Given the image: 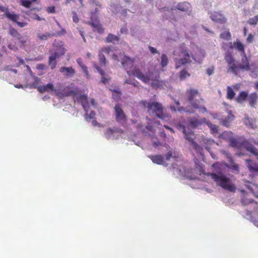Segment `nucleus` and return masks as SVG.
I'll return each mask as SVG.
<instances>
[{
    "label": "nucleus",
    "instance_id": "obj_39",
    "mask_svg": "<svg viewBox=\"0 0 258 258\" xmlns=\"http://www.w3.org/2000/svg\"><path fill=\"white\" fill-rule=\"evenodd\" d=\"M99 62H100V64L103 65L104 66H106V63H107L106 59L104 55L100 52H99Z\"/></svg>",
    "mask_w": 258,
    "mask_h": 258
},
{
    "label": "nucleus",
    "instance_id": "obj_24",
    "mask_svg": "<svg viewBox=\"0 0 258 258\" xmlns=\"http://www.w3.org/2000/svg\"><path fill=\"white\" fill-rule=\"evenodd\" d=\"M248 93L246 91H241L236 98V101L239 103H243L248 98Z\"/></svg>",
    "mask_w": 258,
    "mask_h": 258
},
{
    "label": "nucleus",
    "instance_id": "obj_6",
    "mask_svg": "<svg viewBox=\"0 0 258 258\" xmlns=\"http://www.w3.org/2000/svg\"><path fill=\"white\" fill-rule=\"evenodd\" d=\"M53 46L54 50L50 51V55L48 59V64L52 70L55 69L56 66V59L63 55L66 52V49L61 41L54 43Z\"/></svg>",
    "mask_w": 258,
    "mask_h": 258
},
{
    "label": "nucleus",
    "instance_id": "obj_64",
    "mask_svg": "<svg viewBox=\"0 0 258 258\" xmlns=\"http://www.w3.org/2000/svg\"><path fill=\"white\" fill-rule=\"evenodd\" d=\"M139 83L137 81H136V80H134L133 81L132 85H133L135 87H137L138 84H139Z\"/></svg>",
    "mask_w": 258,
    "mask_h": 258
},
{
    "label": "nucleus",
    "instance_id": "obj_30",
    "mask_svg": "<svg viewBox=\"0 0 258 258\" xmlns=\"http://www.w3.org/2000/svg\"><path fill=\"white\" fill-rule=\"evenodd\" d=\"M79 101L81 103L84 109L86 110V105L88 104V96L86 95H81L79 96Z\"/></svg>",
    "mask_w": 258,
    "mask_h": 258
},
{
    "label": "nucleus",
    "instance_id": "obj_49",
    "mask_svg": "<svg viewBox=\"0 0 258 258\" xmlns=\"http://www.w3.org/2000/svg\"><path fill=\"white\" fill-rule=\"evenodd\" d=\"M127 31L128 29L127 28L126 24H124L120 30V34H126L127 33Z\"/></svg>",
    "mask_w": 258,
    "mask_h": 258
},
{
    "label": "nucleus",
    "instance_id": "obj_44",
    "mask_svg": "<svg viewBox=\"0 0 258 258\" xmlns=\"http://www.w3.org/2000/svg\"><path fill=\"white\" fill-rule=\"evenodd\" d=\"M242 204L243 205H248L249 204L253 203L254 202V200L251 199H247V198H244L241 200V201Z\"/></svg>",
    "mask_w": 258,
    "mask_h": 258
},
{
    "label": "nucleus",
    "instance_id": "obj_53",
    "mask_svg": "<svg viewBox=\"0 0 258 258\" xmlns=\"http://www.w3.org/2000/svg\"><path fill=\"white\" fill-rule=\"evenodd\" d=\"M74 14V15L73 16V22H75V23H78L79 22V18L76 14V13L75 12H74L73 13Z\"/></svg>",
    "mask_w": 258,
    "mask_h": 258
},
{
    "label": "nucleus",
    "instance_id": "obj_7",
    "mask_svg": "<svg viewBox=\"0 0 258 258\" xmlns=\"http://www.w3.org/2000/svg\"><path fill=\"white\" fill-rule=\"evenodd\" d=\"M53 92L56 96L60 98L69 96H75L77 93L74 90L68 91L67 88L64 87L61 83H57Z\"/></svg>",
    "mask_w": 258,
    "mask_h": 258
},
{
    "label": "nucleus",
    "instance_id": "obj_61",
    "mask_svg": "<svg viewBox=\"0 0 258 258\" xmlns=\"http://www.w3.org/2000/svg\"><path fill=\"white\" fill-rule=\"evenodd\" d=\"M33 19H36L38 21L41 20V18L37 14H35L33 17H32Z\"/></svg>",
    "mask_w": 258,
    "mask_h": 258
},
{
    "label": "nucleus",
    "instance_id": "obj_50",
    "mask_svg": "<svg viewBox=\"0 0 258 258\" xmlns=\"http://www.w3.org/2000/svg\"><path fill=\"white\" fill-rule=\"evenodd\" d=\"M214 67L213 66L207 69V73L208 75L210 76L214 73Z\"/></svg>",
    "mask_w": 258,
    "mask_h": 258
},
{
    "label": "nucleus",
    "instance_id": "obj_11",
    "mask_svg": "<svg viewBox=\"0 0 258 258\" xmlns=\"http://www.w3.org/2000/svg\"><path fill=\"white\" fill-rule=\"evenodd\" d=\"M206 120L207 119L205 118L199 119L195 117H190L188 119L189 124L190 127L195 128L203 124V123H205Z\"/></svg>",
    "mask_w": 258,
    "mask_h": 258
},
{
    "label": "nucleus",
    "instance_id": "obj_31",
    "mask_svg": "<svg viewBox=\"0 0 258 258\" xmlns=\"http://www.w3.org/2000/svg\"><path fill=\"white\" fill-rule=\"evenodd\" d=\"M229 145L234 148H240L241 147V143L239 142L236 139L230 138Z\"/></svg>",
    "mask_w": 258,
    "mask_h": 258
},
{
    "label": "nucleus",
    "instance_id": "obj_27",
    "mask_svg": "<svg viewBox=\"0 0 258 258\" xmlns=\"http://www.w3.org/2000/svg\"><path fill=\"white\" fill-rule=\"evenodd\" d=\"M77 62L79 65V66L82 69L83 72H84L85 75L86 76V77L87 78H89L90 76L89 75V72L88 71V68L85 64H84L82 61V59L81 58H78L77 60Z\"/></svg>",
    "mask_w": 258,
    "mask_h": 258
},
{
    "label": "nucleus",
    "instance_id": "obj_4",
    "mask_svg": "<svg viewBox=\"0 0 258 258\" xmlns=\"http://www.w3.org/2000/svg\"><path fill=\"white\" fill-rule=\"evenodd\" d=\"M224 58L226 62L228 63L229 70H230L235 75H237L238 74V68L246 71L249 70L250 69L249 62L246 53L242 54L241 62L239 64V67L235 63V59L230 51H228L225 53Z\"/></svg>",
    "mask_w": 258,
    "mask_h": 258
},
{
    "label": "nucleus",
    "instance_id": "obj_14",
    "mask_svg": "<svg viewBox=\"0 0 258 258\" xmlns=\"http://www.w3.org/2000/svg\"><path fill=\"white\" fill-rule=\"evenodd\" d=\"M210 18L213 21L221 24H224L226 22V19L222 14L217 12H214L211 13Z\"/></svg>",
    "mask_w": 258,
    "mask_h": 258
},
{
    "label": "nucleus",
    "instance_id": "obj_23",
    "mask_svg": "<svg viewBox=\"0 0 258 258\" xmlns=\"http://www.w3.org/2000/svg\"><path fill=\"white\" fill-rule=\"evenodd\" d=\"M179 126L183 128V133L185 135V139L190 142V145L192 144V142H195L194 133L192 132H187L184 126L183 125L180 124Z\"/></svg>",
    "mask_w": 258,
    "mask_h": 258
},
{
    "label": "nucleus",
    "instance_id": "obj_2",
    "mask_svg": "<svg viewBox=\"0 0 258 258\" xmlns=\"http://www.w3.org/2000/svg\"><path fill=\"white\" fill-rule=\"evenodd\" d=\"M126 73L128 76H134L145 84L151 81V86L154 89L161 88L165 86V82L160 80V75L158 73L148 71L145 75L136 67L133 71H127Z\"/></svg>",
    "mask_w": 258,
    "mask_h": 258
},
{
    "label": "nucleus",
    "instance_id": "obj_57",
    "mask_svg": "<svg viewBox=\"0 0 258 258\" xmlns=\"http://www.w3.org/2000/svg\"><path fill=\"white\" fill-rule=\"evenodd\" d=\"M149 49L152 54H155L158 53V51L157 50V49L153 47L149 46Z\"/></svg>",
    "mask_w": 258,
    "mask_h": 258
},
{
    "label": "nucleus",
    "instance_id": "obj_43",
    "mask_svg": "<svg viewBox=\"0 0 258 258\" xmlns=\"http://www.w3.org/2000/svg\"><path fill=\"white\" fill-rule=\"evenodd\" d=\"M20 3L22 6L26 8H29L31 4V2L28 0H21Z\"/></svg>",
    "mask_w": 258,
    "mask_h": 258
},
{
    "label": "nucleus",
    "instance_id": "obj_33",
    "mask_svg": "<svg viewBox=\"0 0 258 258\" xmlns=\"http://www.w3.org/2000/svg\"><path fill=\"white\" fill-rule=\"evenodd\" d=\"M227 98L230 100L233 99L235 95V93L233 90L230 86L227 87Z\"/></svg>",
    "mask_w": 258,
    "mask_h": 258
},
{
    "label": "nucleus",
    "instance_id": "obj_32",
    "mask_svg": "<svg viewBox=\"0 0 258 258\" xmlns=\"http://www.w3.org/2000/svg\"><path fill=\"white\" fill-rule=\"evenodd\" d=\"M191 146L195 150V151L197 152V153L200 154L201 155H203V149L200 145H199L196 142H192V144H191Z\"/></svg>",
    "mask_w": 258,
    "mask_h": 258
},
{
    "label": "nucleus",
    "instance_id": "obj_12",
    "mask_svg": "<svg viewBox=\"0 0 258 258\" xmlns=\"http://www.w3.org/2000/svg\"><path fill=\"white\" fill-rule=\"evenodd\" d=\"M246 163L247 167L251 173L253 175L258 174V163L253 162L251 159H247Z\"/></svg>",
    "mask_w": 258,
    "mask_h": 258
},
{
    "label": "nucleus",
    "instance_id": "obj_60",
    "mask_svg": "<svg viewBox=\"0 0 258 258\" xmlns=\"http://www.w3.org/2000/svg\"><path fill=\"white\" fill-rule=\"evenodd\" d=\"M8 47L10 49H11V50H13L15 51H16L18 50L17 47L12 45V44H9Z\"/></svg>",
    "mask_w": 258,
    "mask_h": 258
},
{
    "label": "nucleus",
    "instance_id": "obj_25",
    "mask_svg": "<svg viewBox=\"0 0 258 258\" xmlns=\"http://www.w3.org/2000/svg\"><path fill=\"white\" fill-rule=\"evenodd\" d=\"M149 157L153 163L157 164H162L164 163V158L162 155H150Z\"/></svg>",
    "mask_w": 258,
    "mask_h": 258
},
{
    "label": "nucleus",
    "instance_id": "obj_48",
    "mask_svg": "<svg viewBox=\"0 0 258 258\" xmlns=\"http://www.w3.org/2000/svg\"><path fill=\"white\" fill-rule=\"evenodd\" d=\"M111 50V49L109 47H104L101 48H100L99 52L101 53H105L106 54H109L110 51Z\"/></svg>",
    "mask_w": 258,
    "mask_h": 258
},
{
    "label": "nucleus",
    "instance_id": "obj_35",
    "mask_svg": "<svg viewBox=\"0 0 258 258\" xmlns=\"http://www.w3.org/2000/svg\"><path fill=\"white\" fill-rule=\"evenodd\" d=\"M190 76V74L185 69H183L180 72L179 77L181 80H183Z\"/></svg>",
    "mask_w": 258,
    "mask_h": 258
},
{
    "label": "nucleus",
    "instance_id": "obj_40",
    "mask_svg": "<svg viewBox=\"0 0 258 258\" xmlns=\"http://www.w3.org/2000/svg\"><path fill=\"white\" fill-rule=\"evenodd\" d=\"M258 22V15L255 16L253 18L249 19L247 23L250 25H255Z\"/></svg>",
    "mask_w": 258,
    "mask_h": 258
},
{
    "label": "nucleus",
    "instance_id": "obj_5",
    "mask_svg": "<svg viewBox=\"0 0 258 258\" xmlns=\"http://www.w3.org/2000/svg\"><path fill=\"white\" fill-rule=\"evenodd\" d=\"M187 100L193 108L199 109L202 112H207V108L205 106H201V103L204 101L198 90L194 88L187 89L185 92Z\"/></svg>",
    "mask_w": 258,
    "mask_h": 258
},
{
    "label": "nucleus",
    "instance_id": "obj_17",
    "mask_svg": "<svg viewBox=\"0 0 258 258\" xmlns=\"http://www.w3.org/2000/svg\"><path fill=\"white\" fill-rule=\"evenodd\" d=\"M230 48H235L241 52L242 54L245 53L244 46L239 40L234 41L233 45L230 46Z\"/></svg>",
    "mask_w": 258,
    "mask_h": 258
},
{
    "label": "nucleus",
    "instance_id": "obj_1",
    "mask_svg": "<svg viewBox=\"0 0 258 258\" xmlns=\"http://www.w3.org/2000/svg\"><path fill=\"white\" fill-rule=\"evenodd\" d=\"M220 166L221 165L219 163H215L213 164L212 167L214 168L217 173H205V170L202 166L196 162V167L199 170L200 174L202 173L207 176H210L211 178L216 182L218 186L229 191L234 192L236 190L235 186L231 183L229 178L227 177L224 173L219 171Z\"/></svg>",
    "mask_w": 258,
    "mask_h": 258
},
{
    "label": "nucleus",
    "instance_id": "obj_21",
    "mask_svg": "<svg viewBox=\"0 0 258 258\" xmlns=\"http://www.w3.org/2000/svg\"><path fill=\"white\" fill-rule=\"evenodd\" d=\"M59 71L61 73H64L68 77H72L75 74V70L72 67H62L60 68Z\"/></svg>",
    "mask_w": 258,
    "mask_h": 258
},
{
    "label": "nucleus",
    "instance_id": "obj_26",
    "mask_svg": "<svg viewBox=\"0 0 258 258\" xmlns=\"http://www.w3.org/2000/svg\"><path fill=\"white\" fill-rule=\"evenodd\" d=\"M208 127L210 128L211 133L213 134H215L218 133L219 127L216 124H212L210 121L207 120L205 123Z\"/></svg>",
    "mask_w": 258,
    "mask_h": 258
},
{
    "label": "nucleus",
    "instance_id": "obj_55",
    "mask_svg": "<svg viewBox=\"0 0 258 258\" xmlns=\"http://www.w3.org/2000/svg\"><path fill=\"white\" fill-rule=\"evenodd\" d=\"M0 11L7 13V12H9V11L8 8L5 7L0 5Z\"/></svg>",
    "mask_w": 258,
    "mask_h": 258
},
{
    "label": "nucleus",
    "instance_id": "obj_15",
    "mask_svg": "<svg viewBox=\"0 0 258 258\" xmlns=\"http://www.w3.org/2000/svg\"><path fill=\"white\" fill-rule=\"evenodd\" d=\"M88 24L93 28L94 31H97L100 34H102L104 32V28L98 20L93 21L92 19H91V21L89 22Z\"/></svg>",
    "mask_w": 258,
    "mask_h": 258
},
{
    "label": "nucleus",
    "instance_id": "obj_22",
    "mask_svg": "<svg viewBox=\"0 0 258 258\" xmlns=\"http://www.w3.org/2000/svg\"><path fill=\"white\" fill-rule=\"evenodd\" d=\"M201 143L205 147V148L207 151H209L210 150V147L216 143L213 139H207L204 137H202Z\"/></svg>",
    "mask_w": 258,
    "mask_h": 258
},
{
    "label": "nucleus",
    "instance_id": "obj_51",
    "mask_svg": "<svg viewBox=\"0 0 258 258\" xmlns=\"http://www.w3.org/2000/svg\"><path fill=\"white\" fill-rule=\"evenodd\" d=\"M253 40V36L252 34L250 33L248 34V37L246 39V41L248 43H251Z\"/></svg>",
    "mask_w": 258,
    "mask_h": 258
},
{
    "label": "nucleus",
    "instance_id": "obj_47",
    "mask_svg": "<svg viewBox=\"0 0 258 258\" xmlns=\"http://www.w3.org/2000/svg\"><path fill=\"white\" fill-rule=\"evenodd\" d=\"M19 41V43L21 46H24L27 41V38L26 37H22Z\"/></svg>",
    "mask_w": 258,
    "mask_h": 258
},
{
    "label": "nucleus",
    "instance_id": "obj_3",
    "mask_svg": "<svg viewBox=\"0 0 258 258\" xmlns=\"http://www.w3.org/2000/svg\"><path fill=\"white\" fill-rule=\"evenodd\" d=\"M141 104L147 108V112L150 115L156 116L157 118L164 120L169 119L170 116L169 114L164 111L161 103L156 101L147 102L145 100H142Z\"/></svg>",
    "mask_w": 258,
    "mask_h": 258
},
{
    "label": "nucleus",
    "instance_id": "obj_58",
    "mask_svg": "<svg viewBox=\"0 0 258 258\" xmlns=\"http://www.w3.org/2000/svg\"><path fill=\"white\" fill-rule=\"evenodd\" d=\"M95 112L94 111H91L88 117L89 119H93L95 118Z\"/></svg>",
    "mask_w": 258,
    "mask_h": 258
},
{
    "label": "nucleus",
    "instance_id": "obj_52",
    "mask_svg": "<svg viewBox=\"0 0 258 258\" xmlns=\"http://www.w3.org/2000/svg\"><path fill=\"white\" fill-rule=\"evenodd\" d=\"M16 23L18 25V26H19L21 28L24 27L27 25V23L26 22H20L17 21L16 22Z\"/></svg>",
    "mask_w": 258,
    "mask_h": 258
},
{
    "label": "nucleus",
    "instance_id": "obj_10",
    "mask_svg": "<svg viewBox=\"0 0 258 258\" xmlns=\"http://www.w3.org/2000/svg\"><path fill=\"white\" fill-rule=\"evenodd\" d=\"M177 10L185 12L187 15H189L191 13V7L190 4L188 2L180 3L176 6Z\"/></svg>",
    "mask_w": 258,
    "mask_h": 258
},
{
    "label": "nucleus",
    "instance_id": "obj_13",
    "mask_svg": "<svg viewBox=\"0 0 258 258\" xmlns=\"http://www.w3.org/2000/svg\"><path fill=\"white\" fill-rule=\"evenodd\" d=\"M121 64L124 69L127 70L132 68L135 62V58L124 55L121 59Z\"/></svg>",
    "mask_w": 258,
    "mask_h": 258
},
{
    "label": "nucleus",
    "instance_id": "obj_46",
    "mask_svg": "<svg viewBox=\"0 0 258 258\" xmlns=\"http://www.w3.org/2000/svg\"><path fill=\"white\" fill-rule=\"evenodd\" d=\"M46 10L48 14H54L56 12L55 6L48 7L46 8Z\"/></svg>",
    "mask_w": 258,
    "mask_h": 258
},
{
    "label": "nucleus",
    "instance_id": "obj_54",
    "mask_svg": "<svg viewBox=\"0 0 258 258\" xmlns=\"http://www.w3.org/2000/svg\"><path fill=\"white\" fill-rule=\"evenodd\" d=\"M95 68L101 75H102V76H104L105 73L104 71L101 69H100L98 66H95Z\"/></svg>",
    "mask_w": 258,
    "mask_h": 258
},
{
    "label": "nucleus",
    "instance_id": "obj_38",
    "mask_svg": "<svg viewBox=\"0 0 258 258\" xmlns=\"http://www.w3.org/2000/svg\"><path fill=\"white\" fill-rule=\"evenodd\" d=\"M114 132H115L114 130L111 128H109L106 130V131L104 133V135H105V137L107 139H110L112 137V136L113 135V134L114 133Z\"/></svg>",
    "mask_w": 258,
    "mask_h": 258
},
{
    "label": "nucleus",
    "instance_id": "obj_37",
    "mask_svg": "<svg viewBox=\"0 0 258 258\" xmlns=\"http://www.w3.org/2000/svg\"><path fill=\"white\" fill-rule=\"evenodd\" d=\"M220 37L221 39L229 40L231 38V35L229 31L224 32L220 34Z\"/></svg>",
    "mask_w": 258,
    "mask_h": 258
},
{
    "label": "nucleus",
    "instance_id": "obj_29",
    "mask_svg": "<svg viewBox=\"0 0 258 258\" xmlns=\"http://www.w3.org/2000/svg\"><path fill=\"white\" fill-rule=\"evenodd\" d=\"M5 14L8 19L15 23L17 22L19 17L18 15L15 14L14 13H11L9 11L7 12V13H5Z\"/></svg>",
    "mask_w": 258,
    "mask_h": 258
},
{
    "label": "nucleus",
    "instance_id": "obj_16",
    "mask_svg": "<svg viewBox=\"0 0 258 258\" xmlns=\"http://www.w3.org/2000/svg\"><path fill=\"white\" fill-rule=\"evenodd\" d=\"M258 99V95L255 92H252L248 96L247 100L249 106L252 108H254Z\"/></svg>",
    "mask_w": 258,
    "mask_h": 258
},
{
    "label": "nucleus",
    "instance_id": "obj_8",
    "mask_svg": "<svg viewBox=\"0 0 258 258\" xmlns=\"http://www.w3.org/2000/svg\"><path fill=\"white\" fill-rule=\"evenodd\" d=\"M116 121L121 125L126 124L127 116L121 108V105L117 104L114 107Z\"/></svg>",
    "mask_w": 258,
    "mask_h": 258
},
{
    "label": "nucleus",
    "instance_id": "obj_20",
    "mask_svg": "<svg viewBox=\"0 0 258 258\" xmlns=\"http://www.w3.org/2000/svg\"><path fill=\"white\" fill-rule=\"evenodd\" d=\"M234 116L232 114L231 111H229L228 112V116L226 118L220 119V123L222 124V125L225 126L229 127L230 126V123L234 119Z\"/></svg>",
    "mask_w": 258,
    "mask_h": 258
},
{
    "label": "nucleus",
    "instance_id": "obj_34",
    "mask_svg": "<svg viewBox=\"0 0 258 258\" xmlns=\"http://www.w3.org/2000/svg\"><path fill=\"white\" fill-rule=\"evenodd\" d=\"M171 109L175 111H176V110H177L179 112L184 111L186 113H194L195 112V110L194 109H191L190 110L185 109L182 106H179L177 109L174 107H171Z\"/></svg>",
    "mask_w": 258,
    "mask_h": 258
},
{
    "label": "nucleus",
    "instance_id": "obj_36",
    "mask_svg": "<svg viewBox=\"0 0 258 258\" xmlns=\"http://www.w3.org/2000/svg\"><path fill=\"white\" fill-rule=\"evenodd\" d=\"M168 63V58L165 54H162L161 57V65L162 68L166 67Z\"/></svg>",
    "mask_w": 258,
    "mask_h": 258
},
{
    "label": "nucleus",
    "instance_id": "obj_59",
    "mask_svg": "<svg viewBox=\"0 0 258 258\" xmlns=\"http://www.w3.org/2000/svg\"><path fill=\"white\" fill-rule=\"evenodd\" d=\"M165 159L166 160H169L171 157H172V152L171 151H169L166 155H165Z\"/></svg>",
    "mask_w": 258,
    "mask_h": 258
},
{
    "label": "nucleus",
    "instance_id": "obj_42",
    "mask_svg": "<svg viewBox=\"0 0 258 258\" xmlns=\"http://www.w3.org/2000/svg\"><path fill=\"white\" fill-rule=\"evenodd\" d=\"M50 36L51 34L48 33H46L45 34H38L37 35L38 38L40 40H47Z\"/></svg>",
    "mask_w": 258,
    "mask_h": 258
},
{
    "label": "nucleus",
    "instance_id": "obj_63",
    "mask_svg": "<svg viewBox=\"0 0 258 258\" xmlns=\"http://www.w3.org/2000/svg\"><path fill=\"white\" fill-rule=\"evenodd\" d=\"M133 82V80L131 79H126L124 81V83L128 84H132Z\"/></svg>",
    "mask_w": 258,
    "mask_h": 258
},
{
    "label": "nucleus",
    "instance_id": "obj_28",
    "mask_svg": "<svg viewBox=\"0 0 258 258\" xmlns=\"http://www.w3.org/2000/svg\"><path fill=\"white\" fill-rule=\"evenodd\" d=\"M119 40V38L118 36L111 33H109L106 38V42L107 43H113L114 42H118Z\"/></svg>",
    "mask_w": 258,
    "mask_h": 258
},
{
    "label": "nucleus",
    "instance_id": "obj_56",
    "mask_svg": "<svg viewBox=\"0 0 258 258\" xmlns=\"http://www.w3.org/2000/svg\"><path fill=\"white\" fill-rule=\"evenodd\" d=\"M109 80V78H107L104 77V76H102L101 78V82L103 84H106L108 82Z\"/></svg>",
    "mask_w": 258,
    "mask_h": 258
},
{
    "label": "nucleus",
    "instance_id": "obj_18",
    "mask_svg": "<svg viewBox=\"0 0 258 258\" xmlns=\"http://www.w3.org/2000/svg\"><path fill=\"white\" fill-rule=\"evenodd\" d=\"M241 147H243L247 151L250 152L252 154H253L254 152L257 150V149L255 148L252 144L247 140H245L241 142Z\"/></svg>",
    "mask_w": 258,
    "mask_h": 258
},
{
    "label": "nucleus",
    "instance_id": "obj_9",
    "mask_svg": "<svg viewBox=\"0 0 258 258\" xmlns=\"http://www.w3.org/2000/svg\"><path fill=\"white\" fill-rule=\"evenodd\" d=\"M182 57L179 59H176V68H178L181 66L186 63H189L191 62L190 56L189 53L186 49H182L179 55Z\"/></svg>",
    "mask_w": 258,
    "mask_h": 258
},
{
    "label": "nucleus",
    "instance_id": "obj_41",
    "mask_svg": "<svg viewBox=\"0 0 258 258\" xmlns=\"http://www.w3.org/2000/svg\"><path fill=\"white\" fill-rule=\"evenodd\" d=\"M9 34L13 37L20 36V33L14 28H10L9 29Z\"/></svg>",
    "mask_w": 258,
    "mask_h": 258
},
{
    "label": "nucleus",
    "instance_id": "obj_45",
    "mask_svg": "<svg viewBox=\"0 0 258 258\" xmlns=\"http://www.w3.org/2000/svg\"><path fill=\"white\" fill-rule=\"evenodd\" d=\"M230 162L231 163L232 169L236 171H239V166L234 162L232 158H230Z\"/></svg>",
    "mask_w": 258,
    "mask_h": 258
},
{
    "label": "nucleus",
    "instance_id": "obj_62",
    "mask_svg": "<svg viewBox=\"0 0 258 258\" xmlns=\"http://www.w3.org/2000/svg\"><path fill=\"white\" fill-rule=\"evenodd\" d=\"M44 68V65L43 64H37V68L38 69H41V70H43Z\"/></svg>",
    "mask_w": 258,
    "mask_h": 258
},
{
    "label": "nucleus",
    "instance_id": "obj_19",
    "mask_svg": "<svg viewBox=\"0 0 258 258\" xmlns=\"http://www.w3.org/2000/svg\"><path fill=\"white\" fill-rule=\"evenodd\" d=\"M38 91L41 93L51 91L53 92L54 86L52 83H48L46 85L39 86L37 87Z\"/></svg>",
    "mask_w": 258,
    "mask_h": 258
}]
</instances>
